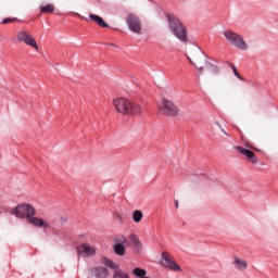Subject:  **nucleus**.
Masks as SVG:
<instances>
[{"mask_svg":"<svg viewBox=\"0 0 278 278\" xmlns=\"http://www.w3.org/2000/svg\"><path fill=\"white\" fill-rule=\"evenodd\" d=\"M11 214L16 216V218H26L27 222L35 227H42L43 229H49L51 227V225L42 218L35 217L36 208H34L31 204H20L12 210Z\"/></svg>","mask_w":278,"mask_h":278,"instance_id":"1","label":"nucleus"},{"mask_svg":"<svg viewBox=\"0 0 278 278\" xmlns=\"http://www.w3.org/2000/svg\"><path fill=\"white\" fill-rule=\"evenodd\" d=\"M114 110L123 116H140L142 115V106L127 98H116L113 100Z\"/></svg>","mask_w":278,"mask_h":278,"instance_id":"2","label":"nucleus"},{"mask_svg":"<svg viewBox=\"0 0 278 278\" xmlns=\"http://www.w3.org/2000/svg\"><path fill=\"white\" fill-rule=\"evenodd\" d=\"M199 75H207V77H214L220 74V67L218 66V61L213 59H206L203 55H200L195 59L194 64Z\"/></svg>","mask_w":278,"mask_h":278,"instance_id":"3","label":"nucleus"},{"mask_svg":"<svg viewBox=\"0 0 278 278\" xmlns=\"http://www.w3.org/2000/svg\"><path fill=\"white\" fill-rule=\"evenodd\" d=\"M167 21L172 34H174L180 42L188 45V42H190L188 39V30L186 29V26H184V23H181V20L175 15H167Z\"/></svg>","mask_w":278,"mask_h":278,"instance_id":"4","label":"nucleus"},{"mask_svg":"<svg viewBox=\"0 0 278 278\" xmlns=\"http://www.w3.org/2000/svg\"><path fill=\"white\" fill-rule=\"evenodd\" d=\"M223 36L224 38H226L227 42L231 45V47H235V49H239V51L249 50V43H247V40H244V37H242V35L231 29H226L223 31Z\"/></svg>","mask_w":278,"mask_h":278,"instance_id":"5","label":"nucleus"},{"mask_svg":"<svg viewBox=\"0 0 278 278\" xmlns=\"http://www.w3.org/2000/svg\"><path fill=\"white\" fill-rule=\"evenodd\" d=\"M159 112L162 116H168L169 118H175V116H179V106L175 104V102L163 98L159 105Z\"/></svg>","mask_w":278,"mask_h":278,"instance_id":"6","label":"nucleus"},{"mask_svg":"<svg viewBox=\"0 0 278 278\" xmlns=\"http://www.w3.org/2000/svg\"><path fill=\"white\" fill-rule=\"evenodd\" d=\"M17 42H24L28 47H31L35 51H38V43L36 42V38L28 30H20L16 34Z\"/></svg>","mask_w":278,"mask_h":278,"instance_id":"7","label":"nucleus"},{"mask_svg":"<svg viewBox=\"0 0 278 278\" xmlns=\"http://www.w3.org/2000/svg\"><path fill=\"white\" fill-rule=\"evenodd\" d=\"M126 23L128 25V29L132 31L134 34H142V22L139 17H137L136 14L130 13L126 17Z\"/></svg>","mask_w":278,"mask_h":278,"instance_id":"8","label":"nucleus"},{"mask_svg":"<svg viewBox=\"0 0 278 278\" xmlns=\"http://www.w3.org/2000/svg\"><path fill=\"white\" fill-rule=\"evenodd\" d=\"M161 264L164 266V268H169V270H174V273H180L181 266L173 260V256L168 254V252H163L161 257Z\"/></svg>","mask_w":278,"mask_h":278,"instance_id":"9","label":"nucleus"},{"mask_svg":"<svg viewBox=\"0 0 278 278\" xmlns=\"http://www.w3.org/2000/svg\"><path fill=\"white\" fill-rule=\"evenodd\" d=\"M116 244L114 245L115 255H125V247H129L127 238L121 236L115 239Z\"/></svg>","mask_w":278,"mask_h":278,"instance_id":"10","label":"nucleus"},{"mask_svg":"<svg viewBox=\"0 0 278 278\" xmlns=\"http://www.w3.org/2000/svg\"><path fill=\"white\" fill-rule=\"evenodd\" d=\"M235 149L241 153V155H245L248 162H251V164H257L258 160L257 156H255V153L242 146H237Z\"/></svg>","mask_w":278,"mask_h":278,"instance_id":"11","label":"nucleus"},{"mask_svg":"<svg viewBox=\"0 0 278 278\" xmlns=\"http://www.w3.org/2000/svg\"><path fill=\"white\" fill-rule=\"evenodd\" d=\"M79 255H84V257H92L97 254V249L88 243H83L77 248Z\"/></svg>","mask_w":278,"mask_h":278,"instance_id":"12","label":"nucleus"},{"mask_svg":"<svg viewBox=\"0 0 278 278\" xmlns=\"http://www.w3.org/2000/svg\"><path fill=\"white\" fill-rule=\"evenodd\" d=\"M232 265L240 273H244V270H248L249 268V262H247L244 258H240L239 256L232 257Z\"/></svg>","mask_w":278,"mask_h":278,"instance_id":"13","label":"nucleus"},{"mask_svg":"<svg viewBox=\"0 0 278 278\" xmlns=\"http://www.w3.org/2000/svg\"><path fill=\"white\" fill-rule=\"evenodd\" d=\"M91 275L94 278H108L110 277V270L105 267L97 266L90 269Z\"/></svg>","mask_w":278,"mask_h":278,"instance_id":"14","label":"nucleus"},{"mask_svg":"<svg viewBox=\"0 0 278 278\" xmlns=\"http://www.w3.org/2000/svg\"><path fill=\"white\" fill-rule=\"evenodd\" d=\"M89 18H91L93 23H97L99 27H110V25H108V23H105V21H103L99 15L89 14Z\"/></svg>","mask_w":278,"mask_h":278,"instance_id":"15","label":"nucleus"},{"mask_svg":"<svg viewBox=\"0 0 278 278\" xmlns=\"http://www.w3.org/2000/svg\"><path fill=\"white\" fill-rule=\"evenodd\" d=\"M128 240H129V241H127V243L129 244V247H131V244H132V247H135L136 249H138V247H140V239H138V237H137L135 233L130 235V236L128 237Z\"/></svg>","mask_w":278,"mask_h":278,"instance_id":"16","label":"nucleus"},{"mask_svg":"<svg viewBox=\"0 0 278 278\" xmlns=\"http://www.w3.org/2000/svg\"><path fill=\"white\" fill-rule=\"evenodd\" d=\"M101 264H103L104 266H108V268H113L114 270L118 268V265H116L114 262H112V260L105 256L101 258Z\"/></svg>","mask_w":278,"mask_h":278,"instance_id":"17","label":"nucleus"},{"mask_svg":"<svg viewBox=\"0 0 278 278\" xmlns=\"http://www.w3.org/2000/svg\"><path fill=\"white\" fill-rule=\"evenodd\" d=\"M142 218H144V214L140 210H136L132 212V220L134 223H141Z\"/></svg>","mask_w":278,"mask_h":278,"instance_id":"18","label":"nucleus"},{"mask_svg":"<svg viewBox=\"0 0 278 278\" xmlns=\"http://www.w3.org/2000/svg\"><path fill=\"white\" fill-rule=\"evenodd\" d=\"M132 275L138 278L147 277V270L140 267H136L132 269Z\"/></svg>","mask_w":278,"mask_h":278,"instance_id":"19","label":"nucleus"},{"mask_svg":"<svg viewBox=\"0 0 278 278\" xmlns=\"http://www.w3.org/2000/svg\"><path fill=\"white\" fill-rule=\"evenodd\" d=\"M113 278H129V274L122 269H116L114 271Z\"/></svg>","mask_w":278,"mask_h":278,"instance_id":"20","label":"nucleus"},{"mask_svg":"<svg viewBox=\"0 0 278 278\" xmlns=\"http://www.w3.org/2000/svg\"><path fill=\"white\" fill-rule=\"evenodd\" d=\"M40 10H41V12L47 14V13L53 12L55 10V7H53V4H47L45 7H41Z\"/></svg>","mask_w":278,"mask_h":278,"instance_id":"21","label":"nucleus"},{"mask_svg":"<svg viewBox=\"0 0 278 278\" xmlns=\"http://www.w3.org/2000/svg\"><path fill=\"white\" fill-rule=\"evenodd\" d=\"M228 65L232 70L233 75H236V77H238V79H240L241 81H244V78L242 76H240V73H238V68L236 67V65L232 63H228Z\"/></svg>","mask_w":278,"mask_h":278,"instance_id":"22","label":"nucleus"},{"mask_svg":"<svg viewBox=\"0 0 278 278\" xmlns=\"http://www.w3.org/2000/svg\"><path fill=\"white\" fill-rule=\"evenodd\" d=\"M3 25H8L9 23H18V18L7 17L2 21Z\"/></svg>","mask_w":278,"mask_h":278,"instance_id":"23","label":"nucleus"},{"mask_svg":"<svg viewBox=\"0 0 278 278\" xmlns=\"http://www.w3.org/2000/svg\"><path fill=\"white\" fill-rule=\"evenodd\" d=\"M174 203H175V207L179 208V200H175Z\"/></svg>","mask_w":278,"mask_h":278,"instance_id":"24","label":"nucleus"},{"mask_svg":"<svg viewBox=\"0 0 278 278\" xmlns=\"http://www.w3.org/2000/svg\"><path fill=\"white\" fill-rule=\"evenodd\" d=\"M220 130H222V132H223L225 136H228V137H229V134H227V131H225V129H223V127H220Z\"/></svg>","mask_w":278,"mask_h":278,"instance_id":"25","label":"nucleus"},{"mask_svg":"<svg viewBox=\"0 0 278 278\" xmlns=\"http://www.w3.org/2000/svg\"><path fill=\"white\" fill-rule=\"evenodd\" d=\"M61 219H62L64 223H66V220H68L67 217H61Z\"/></svg>","mask_w":278,"mask_h":278,"instance_id":"26","label":"nucleus"},{"mask_svg":"<svg viewBox=\"0 0 278 278\" xmlns=\"http://www.w3.org/2000/svg\"><path fill=\"white\" fill-rule=\"evenodd\" d=\"M216 125H217L218 127H220V124H219L218 122L216 123Z\"/></svg>","mask_w":278,"mask_h":278,"instance_id":"27","label":"nucleus"},{"mask_svg":"<svg viewBox=\"0 0 278 278\" xmlns=\"http://www.w3.org/2000/svg\"><path fill=\"white\" fill-rule=\"evenodd\" d=\"M247 147H248L249 149H251V148H252V147H251V146H249V144H248Z\"/></svg>","mask_w":278,"mask_h":278,"instance_id":"28","label":"nucleus"},{"mask_svg":"<svg viewBox=\"0 0 278 278\" xmlns=\"http://www.w3.org/2000/svg\"><path fill=\"white\" fill-rule=\"evenodd\" d=\"M190 63H191V64H194V63H192V61H190Z\"/></svg>","mask_w":278,"mask_h":278,"instance_id":"29","label":"nucleus"}]
</instances>
